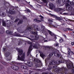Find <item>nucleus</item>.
Segmentation results:
<instances>
[{"label": "nucleus", "mask_w": 74, "mask_h": 74, "mask_svg": "<svg viewBox=\"0 0 74 74\" xmlns=\"http://www.w3.org/2000/svg\"><path fill=\"white\" fill-rule=\"evenodd\" d=\"M62 25H65V23H63L62 24Z\"/></svg>", "instance_id": "64"}, {"label": "nucleus", "mask_w": 74, "mask_h": 74, "mask_svg": "<svg viewBox=\"0 0 74 74\" xmlns=\"http://www.w3.org/2000/svg\"><path fill=\"white\" fill-rule=\"evenodd\" d=\"M10 53L9 52H7L6 53H5V56L6 57H8L10 55Z\"/></svg>", "instance_id": "17"}, {"label": "nucleus", "mask_w": 74, "mask_h": 74, "mask_svg": "<svg viewBox=\"0 0 74 74\" xmlns=\"http://www.w3.org/2000/svg\"><path fill=\"white\" fill-rule=\"evenodd\" d=\"M9 13L11 15H14L15 14V11L13 10H9Z\"/></svg>", "instance_id": "14"}, {"label": "nucleus", "mask_w": 74, "mask_h": 74, "mask_svg": "<svg viewBox=\"0 0 74 74\" xmlns=\"http://www.w3.org/2000/svg\"><path fill=\"white\" fill-rule=\"evenodd\" d=\"M71 55H74V53H73V52L72 51H71Z\"/></svg>", "instance_id": "53"}, {"label": "nucleus", "mask_w": 74, "mask_h": 74, "mask_svg": "<svg viewBox=\"0 0 74 74\" xmlns=\"http://www.w3.org/2000/svg\"><path fill=\"white\" fill-rule=\"evenodd\" d=\"M2 15H4V12L2 13Z\"/></svg>", "instance_id": "63"}, {"label": "nucleus", "mask_w": 74, "mask_h": 74, "mask_svg": "<svg viewBox=\"0 0 74 74\" xmlns=\"http://www.w3.org/2000/svg\"><path fill=\"white\" fill-rule=\"evenodd\" d=\"M19 18H17V19H16L14 21V22H15V23H16V22H18V21H19Z\"/></svg>", "instance_id": "38"}, {"label": "nucleus", "mask_w": 74, "mask_h": 74, "mask_svg": "<svg viewBox=\"0 0 74 74\" xmlns=\"http://www.w3.org/2000/svg\"><path fill=\"white\" fill-rule=\"evenodd\" d=\"M1 21H2V20H1V18H0V25H1Z\"/></svg>", "instance_id": "58"}, {"label": "nucleus", "mask_w": 74, "mask_h": 74, "mask_svg": "<svg viewBox=\"0 0 74 74\" xmlns=\"http://www.w3.org/2000/svg\"><path fill=\"white\" fill-rule=\"evenodd\" d=\"M63 36L65 38H66V36L65 35V34H64L63 35Z\"/></svg>", "instance_id": "57"}, {"label": "nucleus", "mask_w": 74, "mask_h": 74, "mask_svg": "<svg viewBox=\"0 0 74 74\" xmlns=\"http://www.w3.org/2000/svg\"><path fill=\"white\" fill-rule=\"evenodd\" d=\"M32 33L34 35H36V34H37V31L32 32Z\"/></svg>", "instance_id": "24"}, {"label": "nucleus", "mask_w": 74, "mask_h": 74, "mask_svg": "<svg viewBox=\"0 0 74 74\" xmlns=\"http://www.w3.org/2000/svg\"><path fill=\"white\" fill-rule=\"evenodd\" d=\"M12 32H11V31H9V34H12Z\"/></svg>", "instance_id": "43"}, {"label": "nucleus", "mask_w": 74, "mask_h": 74, "mask_svg": "<svg viewBox=\"0 0 74 74\" xmlns=\"http://www.w3.org/2000/svg\"><path fill=\"white\" fill-rule=\"evenodd\" d=\"M3 69V66L2 65H0V70H2Z\"/></svg>", "instance_id": "37"}, {"label": "nucleus", "mask_w": 74, "mask_h": 74, "mask_svg": "<svg viewBox=\"0 0 74 74\" xmlns=\"http://www.w3.org/2000/svg\"><path fill=\"white\" fill-rule=\"evenodd\" d=\"M55 45L56 46V47H58L59 46V44L58 43H56Z\"/></svg>", "instance_id": "49"}, {"label": "nucleus", "mask_w": 74, "mask_h": 74, "mask_svg": "<svg viewBox=\"0 0 74 74\" xmlns=\"http://www.w3.org/2000/svg\"><path fill=\"white\" fill-rule=\"evenodd\" d=\"M14 35L15 36H17V37H21V36L20 35V34H19L16 33L14 34Z\"/></svg>", "instance_id": "23"}, {"label": "nucleus", "mask_w": 74, "mask_h": 74, "mask_svg": "<svg viewBox=\"0 0 74 74\" xmlns=\"http://www.w3.org/2000/svg\"><path fill=\"white\" fill-rule=\"evenodd\" d=\"M34 29L36 31H38V25H35Z\"/></svg>", "instance_id": "18"}, {"label": "nucleus", "mask_w": 74, "mask_h": 74, "mask_svg": "<svg viewBox=\"0 0 74 74\" xmlns=\"http://www.w3.org/2000/svg\"><path fill=\"white\" fill-rule=\"evenodd\" d=\"M5 50H6V48H4L3 49V50L4 51H5Z\"/></svg>", "instance_id": "56"}, {"label": "nucleus", "mask_w": 74, "mask_h": 74, "mask_svg": "<svg viewBox=\"0 0 74 74\" xmlns=\"http://www.w3.org/2000/svg\"><path fill=\"white\" fill-rule=\"evenodd\" d=\"M72 68H73V69H72L71 71L72 73H74V66H72Z\"/></svg>", "instance_id": "32"}, {"label": "nucleus", "mask_w": 74, "mask_h": 74, "mask_svg": "<svg viewBox=\"0 0 74 74\" xmlns=\"http://www.w3.org/2000/svg\"><path fill=\"white\" fill-rule=\"evenodd\" d=\"M64 70V71H66L67 68H63V69H62L60 68H57L56 69V70L57 73H61V72H62V70Z\"/></svg>", "instance_id": "5"}, {"label": "nucleus", "mask_w": 74, "mask_h": 74, "mask_svg": "<svg viewBox=\"0 0 74 74\" xmlns=\"http://www.w3.org/2000/svg\"><path fill=\"white\" fill-rule=\"evenodd\" d=\"M12 57L11 56H10L9 58L8 59V60H11V59H12Z\"/></svg>", "instance_id": "34"}, {"label": "nucleus", "mask_w": 74, "mask_h": 74, "mask_svg": "<svg viewBox=\"0 0 74 74\" xmlns=\"http://www.w3.org/2000/svg\"><path fill=\"white\" fill-rule=\"evenodd\" d=\"M7 3L5 1L4 3V5H5V4H7Z\"/></svg>", "instance_id": "55"}, {"label": "nucleus", "mask_w": 74, "mask_h": 74, "mask_svg": "<svg viewBox=\"0 0 74 74\" xmlns=\"http://www.w3.org/2000/svg\"><path fill=\"white\" fill-rule=\"evenodd\" d=\"M9 31L8 30H7L6 31V33H7V34H9Z\"/></svg>", "instance_id": "45"}, {"label": "nucleus", "mask_w": 74, "mask_h": 74, "mask_svg": "<svg viewBox=\"0 0 74 74\" xmlns=\"http://www.w3.org/2000/svg\"><path fill=\"white\" fill-rule=\"evenodd\" d=\"M71 45H74V42H72L71 43Z\"/></svg>", "instance_id": "54"}, {"label": "nucleus", "mask_w": 74, "mask_h": 74, "mask_svg": "<svg viewBox=\"0 0 74 74\" xmlns=\"http://www.w3.org/2000/svg\"><path fill=\"white\" fill-rule=\"evenodd\" d=\"M67 67L68 68V69H70L71 67V66H70V64H66Z\"/></svg>", "instance_id": "22"}, {"label": "nucleus", "mask_w": 74, "mask_h": 74, "mask_svg": "<svg viewBox=\"0 0 74 74\" xmlns=\"http://www.w3.org/2000/svg\"><path fill=\"white\" fill-rule=\"evenodd\" d=\"M28 30H32L33 29V27H28Z\"/></svg>", "instance_id": "29"}, {"label": "nucleus", "mask_w": 74, "mask_h": 74, "mask_svg": "<svg viewBox=\"0 0 74 74\" xmlns=\"http://www.w3.org/2000/svg\"><path fill=\"white\" fill-rule=\"evenodd\" d=\"M56 3L59 4H60V1H59V0H57L56 1Z\"/></svg>", "instance_id": "31"}, {"label": "nucleus", "mask_w": 74, "mask_h": 74, "mask_svg": "<svg viewBox=\"0 0 74 74\" xmlns=\"http://www.w3.org/2000/svg\"><path fill=\"white\" fill-rule=\"evenodd\" d=\"M21 44H22V42L20 40L19 41V42L18 43V45H21Z\"/></svg>", "instance_id": "35"}, {"label": "nucleus", "mask_w": 74, "mask_h": 74, "mask_svg": "<svg viewBox=\"0 0 74 74\" xmlns=\"http://www.w3.org/2000/svg\"><path fill=\"white\" fill-rule=\"evenodd\" d=\"M44 42H47L48 41V40H45L44 41Z\"/></svg>", "instance_id": "62"}, {"label": "nucleus", "mask_w": 74, "mask_h": 74, "mask_svg": "<svg viewBox=\"0 0 74 74\" xmlns=\"http://www.w3.org/2000/svg\"><path fill=\"white\" fill-rule=\"evenodd\" d=\"M24 72H25V73H25L26 74H27V71H25Z\"/></svg>", "instance_id": "59"}, {"label": "nucleus", "mask_w": 74, "mask_h": 74, "mask_svg": "<svg viewBox=\"0 0 74 74\" xmlns=\"http://www.w3.org/2000/svg\"><path fill=\"white\" fill-rule=\"evenodd\" d=\"M49 64L50 65H52V64H53V63H52V62H50L49 63Z\"/></svg>", "instance_id": "44"}, {"label": "nucleus", "mask_w": 74, "mask_h": 74, "mask_svg": "<svg viewBox=\"0 0 74 74\" xmlns=\"http://www.w3.org/2000/svg\"><path fill=\"white\" fill-rule=\"evenodd\" d=\"M54 10L56 11L60 12H62L63 11V9L62 8H58L55 9Z\"/></svg>", "instance_id": "9"}, {"label": "nucleus", "mask_w": 74, "mask_h": 74, "mask_svg": "<svg viewBox=\"0 0 74 74\" xmlns=\"http://www.w3.org/2000/svg\"><path fill=\"white\" fill-rule=\"evenodd\" d=\"M2 25L3 26H6V24H5V21H3Z\"/></svg>", "instance_id": "28"}, {"label": "nucleus", "mask_w": 74, "mask_h": 74, "mask_svg": "<svg viewBox=\"0 0 74 74\" xmlns=\"http://www.w3.org/2000/svg\"><path fill=\"white\" fill-rule=\"evenodd\" d=\"M71 49H70V48H68V52H67V53H68V57H69V58H71V52L72 51H71Z\"/></svg>", "instance_id": "6"}, {"label": "nucleus", "mask_w": 74, "mask_h": 74, "mask_svg": "<svg viewBox=\"0 0 74 74\" xmlns=\"http://www.w3.org/2000/svg\"><path fill=\"white\" fill-rule=\"evenodd\" d=\"M48 21L49 22V23H52V22H53V20H51L50 19H48Z\"/></svg>", "instance_id": "33"}, {"label": "nucleus", "mask_w": 74, "mask_h": 74, "mask_svg": "<svg viewBox=\"0 0 74 74\" xmlns=\"http://www.w3.org/2000/svg\"><path fill=\"white\" fill-rule=\"evenodd\" d=\"M17 51L18 52V55L20 56H21L22 55V53H23V50H20V49L17 48L16 49Z\"/></svg>", "instance_id": "8"}, {"label": "nucleus", "mask_w": 74, "mask_h": 74, "mask_svg": "<svg viewBox=\"0 0 74 74\" xmlns=\"http://www.w3.org/2000/svg\"><path fill=\"white\" fill-rule=\"evenodd\" d=\"M30 50H28V52H27V56H28L29 55V54H30Z\"/></svg>", "instance_id": "30"}, {"label": "nucleus", "mask_w": 74, "mask_h": 74, "mask_svg": "<svg viewBox=\"0 0 74 74\" xmlns=\"http://www.w3.org/2000/svg\"><path fill=\"white\" fill-rule=\"evenodd\" d=\"M49 6L50 7V9H53V8H55V6H54L53 4L52 3H50V4L49 5Z\"/></svg>", "instance_id": "11"}, {"label": "nucleus", "mask_w": 74, "mask_h": 74, "mask_svg": "<svg viewBox=\"0 0 74 74\" xmlns=\"http://www.w3.org/2000/svg\"><path fill=\"white\" fill-rule=\"evenodd\" d=\"M21 68L22 69H25V70L27 69V66L24 65H22L21 66Z\"/></svg>", "instance_id": "15"}, {"label": "nucleus", "mask_w": 74, "mask_h": 74, "mask_svg": "<svg viewBox=\"0 0 74 74\" xmlns=\"http://www.w3.org/2000/svg\"><path fill=\"white\" fill-rule=\"evenodd\" d=\"M44 3H47V1L46 0H42Z\"/></svg>", "instance_id": "36"}, {"label": "nucleus", "mask_w": 74, "mask_h": 74, "mask_svg": "<svg viewBox=\"0 0 74 74\" xmlns=\"http://www.w3.org/2000/svg\"><path fill=\"white\" fill-rule=\"evenodd\" d=\"M40 56L42 58H44V56H45L43 53H40Z\"/></svg>", "instance_id": "19"}, {"label": "nucleus", "mask_w": 74, "mask_h": 74, "mask_svg": "<svg viewBox=\"0 0 74 74\" xmlns=\"http://www.w3.org/2000/svg\"><path fill=\"white\" fill-rule=\"evenodd\" d=\"M67 29H68V30H70V31H71L72 30L70 28H67Z\"/></svg>", "instance_id": "51"}, {"label": "nucleus", "mask_w": 74, "mask_h": 74, "mask_svg": "<svg viewBox=\"0 0 74 74\" xmlns=\"http://www.w3.org/2000/svg\"><path fill=\"white\" fill-rule=\"evenodd\" d=\"M70 4L71 5V6H74V2H70Z\"/></svg>", "instance_id": "27"}, {"label": "nucleus", "mask_w": 74, "mask_h": 74, "mask_svg": "<svg viewBox=\"0 0 74 74\" xmlns=\"http://www.w3.org/2000/svg\"><path fill=\"white\" fill-rule=\"evenodd\" d=\"M12 68L14 70H15L16 71H17L19 69V66H16L15 65H12L11 66Z\"/></svg>", "instance_id": "7"}, {"label": "nucleus", "mask_w": 74, "mask_h": 74, "mask_svg": "<svg viewBox=\"0 0 74 74\" xmlns=\"http://www.w3.org/2000/svg\"><path fill=\"white\" fill-rule=\"evenodd\" d=\"M48 70H49V71H50L51 70V68H49L47 69Z\"/></svg>", "instance_id": "50"}, {"label": "nucleus", "mask_w": 74, "mask_h": 74, "mask_svg": "<svg viewBox=\"0 0 74 74\" xmlns=\"http://www.w3.org/2000/svg\"><path fill=\"white\" fill-rule=\"evenodd\" d=\"M28 39H29V40H31V41H33V39L30 38H29Z\"/></svg>", "instance_id": "52"}, {"label": "nucleus", "mask_w": 74, "mask_h": 74, "mask_svg": "<svg viewBox=\"0 0 74 74\" xmlns=\"http://www.w3.org/2000/svg\"><path fill=\"white\" fill-rule=\"evenodd\" d=\"M49 15H50L51 17H53V18H55V19L57 20H58V21H62V20H63V18H62L58 17L54 14H49Z\"/></svg>", "instance_id": "2"}, {"label": "nucleus", "mask_w": 74, "mask_h": 74, "mask_svg": "<svg viewBox=\"0 0 74 74\" xmlns=\"http://www.w3.org/2000/svg\"><path fill=\"white\" fill-rule=\"evenodd\" d=\"M34 21L35 22H37V19L34 18Z\"/></svg>", "instance_id": "40"}, {"label": "nucleus", "mask_w": 74, "mask_h": 74, "mask_svg": "<svg viewBox=\"0 0 74 74\" xmlns=\"http://www.w3.org/2000/svg\"><path fill=\"white\" fill-rule=\"evenodd\" d=\"M64 31H65V32H67L68 31V29L67 28H66V29L64 30Z\"/></svg>", "instance_id": "48"}, {"label": "nucleus", "mask_w": 74, "mask_h": 74, "mask_svg": "<svg viewBox=\"0 0 74 74\" xmlns=\"http://www.w3.org/2000/svg\"><path fill=\"white\" fill-rule=\"evenodd\" d=\"M56 54V52L55 51L52 52V53H50L49 55V57H51L53 56V55L54 54L55 56V54Z\"/></svg>", "instance_id": "13"}, {"label": "nucleus", "mask_w": 74, "mask_h": 74, "mask_svg": "<svg viewBox=\"0 0 74 74\" xmlns=\"http://www.w3.org/2000/svg\"><path fill=\"white\" fill-rule=\"evenodd\" d=\"M55 36L54 37V38H55V39H56V38H57L56 36V35H55V36Z\"/></svg>", "instance_id": "60"}, {"label": "nucleus", "mask_w": 74, "mask_h": 74, "mask_svg": "<svg viewBox=\"0 0 74 74\" xmlns=\"http://www.w3.org/2000/svg\"><path fill=\"white\" fill-rule=\"evenodd\" d=\"M32 60H34V62H36V63H41V61H40V60H38L35 58H33Z\"/></svg>", "instance_id": "10"}, {"label": "nucleus", "mask_w": 74, "mask_h": 74, "mask_svg": "<svg viewBox=\"0 0 74 74\" xmlns=\"http://www.w3.org/2000/svg\"><path fill=\"white\" fill-rule=\"evenodd\" d=\"M62 2L64 4H65L66 7H69L70 6L69 3L70 2L69 0H67L66 1V0H62Z\"/></svg>", "instance_id": "4"}, {"label": "nucleus", "mask_w": 74, "mask_h": 74, "mask_svg": "<svg viewBox=\"0 0 74 74\" xmlns=\"http://www.w3.org/2000/svg\"><path fill=\"white\" fill-rule=\"evenodd\" d=\"M32 46L34 48H36V49H38V48L36 43H33L32 44Z\"/></svg>", "instance_id": "16"}, {"label": "nucleus", "mask_w": 74, "mask_h": 74, "mask_svg": "<svg viewBox=\"0 0 74 74\" xmlns=\"http://www.w3.org/2000/svg\"><path fill=\"white\" fill-rule=\"evenodd\" d=\"M32 44H31L29 47V48L28 49V50L29 51H31V49H32Z\"/></svg>", "instance_id": "25"}, {"label": "nucleus", "mask_w": 74, "mask_h": 74, "mask_svg": "<svg viewBox=\"0 0 74 74\" xmlns=\"http://www.w3.org/2000/svg\"><path fill=\"white\" fill-rule=\"evenodd\" d=\"M23 23V20H21L18 22V25H21V23Z\"/></svg>", "instance_id": "21"}, {"label": "nucleus", "mask_w": 74, "mask_h": 74, "mask_svg": "<svg viewBox=\"0 0 74 74\" xmlns=\"http://www.w3.org/2000/svg\"><path fill=\"white\" fill-rule=\"evenodd\" d=\"M57 55L58 56V58H59L60 57V55L58 53H57Z\"/></svg>", "instance_id": "47"}, {"label": "nucleus", "mask_w": 74, "mask_h": 74, "mask_svg": "<svg viewBox=\"0 0 74 74\" xmlns=\"http://www.w3.org/2000/svg\"><path fill=\"white\" fill-rule=\"evenodd\" d=\"M1 63H2V64H3L4 65H5L6 64V63H5V62H1Z\"/></svg>", "instance_id": "42"}, {"label": "nucleus", "mask_w": 74, "mask_h": 74, "mask_svg": "<svg viewBox=\"0 0 74 74\" xmlns=\"http://www.w3.org/2000/svg\"><path fill=\"white\" fill-rule=\"evenodd\" d=\"M39 38V36H35V40H37Z\"/></svg>", "instance_id": "20"}, {"label": "nucleus", "mask_w": 74, "mask_h": 74, "mask_svg": "<svg viewBox=\"0 0 74 74\" xmlns=\"http://www.w3.org/2000/svg\"><path fill=\"white\" fill-rule=\"evenodd\" d=\"M25 53H24L21 56V57H20L18 55V60H21L22 61H23L25 59Z\"/></svg>", "instance_id": "3"}, {"label": "nucleus", "mask_w": 74, "mask_h": 74, "mask_svg": "<svg viewBox=\"0 0 74 74\" xmlns=\"http://www.w3.org/2000/svg\"><path fill=\"white\" fill-rule=\"evenodd\" d=\"M46 48H49V47L48 46H46L45 47Z\"/></svg>", "instance_id": "61"}, {"label": "nucleus", "mask_w": 74, "mask_h": 74, "mask_svg": "<svg viewBox=\"0 0 74 74\" xmlns=\"http://www.w3.org/2000/svg\"><path fill=\"white\" fill-rule=\"evenodd\" d=\"M41 32H42V33H44V35H45V36H48V33L50 35V36H55V34L54 33L49 30L46 29L45 28H42Z\"/></svg>", "instance_id": "1"}, {"label": "nucleus", "mask_w": 74, "mask_h": 74, "mask_svg": "<svg viewBox=\"0 0 74 74\" xmlns=\"http://www.w3.org/2000/svg\"><path fill=\"white\" fill-rule=\"evenodd\" d=\"M26 11H27V12H29V13H30L31 12L30 11V10L28 9H27L26 10Z\"/></svg>", "instance_id": "39"}, {"label": "nucleus", "mask_w": 74, "mask_h": 74, "mask_svg": "<svg viewBox=\"0 0 74 74\" xmlns=\"http://www.w3.org/2000/svg\"><path fill=\"white\" fill-rule=\"evenodd\" d=\"M59 41L60 42V43H62V42H63V41H64V40H63V39L62 38H60V39Z\"/></svg>", "instance_id": "26"}, {"label": "nucleus", "mask_w": 74, "mask_h": 74, "mask_svg": "<svg viewBox=\"0 0 74 74\" xmlns=\"http://www.w3.org/2000/svg\"><path fill=\"white\" fill-rule=\"evenodd\" d=\"M63 14L64 15H68V13H64Z\"/></svg>", "instance_id": "46"}, {"label": "nucleus", "mask_w": 74, "mask_h": 74, "mask_svg": "<svg viewBox=\"0 0 74 74\" xmlns=\"http://www.w3.org/2000/svg\"><path fill=\"white\" fill-rule=\"evenodd\" d=\"M42 22V21L41 20H37L36 23H39V22Z\"/></svg>", "instance_id": "41"}, {"label": "nucleus", "mask_w": 74, "mask_h": 74, "mask_svg": "<svg viewBox=\"0 0 74 74\" xmlns=\"http://www.w3.org/2000/svg\"><path fill=\"white\" fill-rule=\"evenodd\" d=\"M65 62H67L68 61L66 60V61H65L64 60V59H62L61 60L58 61V62H59V63H64L66 64V63H65Z\"/></svg>", "instance_id": "12"}]
</instances>
